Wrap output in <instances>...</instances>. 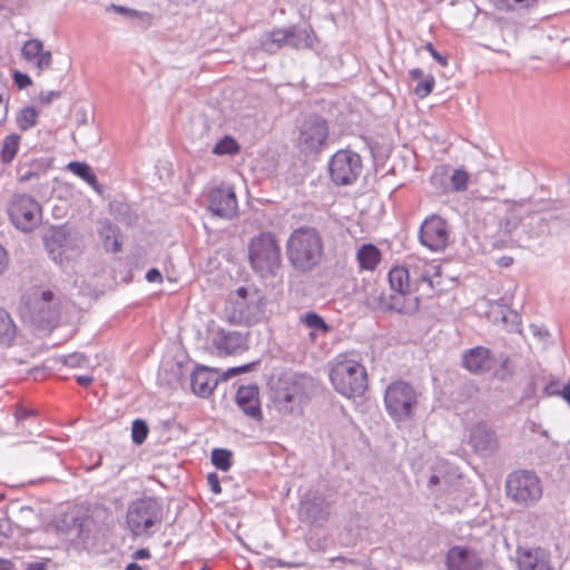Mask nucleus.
I'll return each mask as SVG.
<instances>
[{
  "label": "nucleus",
  "instance_id": "obj_42",
  "mask_svg": "<svg viewBox=\"0 0 570 570\" xmlns=\"http://www.w3.org/2000/svg\"><path fill=\"white\" fill-rule=\"evenodd\" d=\"M250 539H254L253 542H246L242 540V537H239L240 542L252 552L256 554H262L264 550H266L268 547L266 543L262 544L259 542H256L259 537H249Z\"/></svg>",
  "mask_w": 570,
  "mask_h": 570
},
{
  "label": "nucleus",
  "instance_id": "obj_37",
  "mask_svg": "<svg viewBox=\"0 0 570 570\" xmlns=\"http://www.w3.org/2000/svg\"><path fill=\"white\" fill-rule=\"evenodd\" d=\"M434 83H435V80H434L433 76H426L417 81L413 91L420 98H425L426 96H429L432 92V90L434 88Z\"/></svg>",
  "mask_w": 570,
  "mask_h": 570
},
{
  "label": "nucleus",
  "instance_id": "obj_59",
  "mask_svg": "<svg viewBox=\"0 0 570 570\" xmlns=\"http://www.w3.org/2000/svg\"><path fill=\"white\" fill-rule=\"evenodd\" d=\"M13 563L7 559H0V570H12Z\"/></svg>",
  "mask_w": 570,
  "mask_h": 570
},
{
  "label": "nucleus",
  "instance_id": "obj_5",
  "mask_svg": "<svg viewBox=\"0 0 570 570\" xmlns=\"http://www.w3.org/2000/svg\"><path fill=\"white\" fill-rule=\"evenodd\" d=\"M7 212L11 223L20 230L31 232L41 222V207L29 195L17 194L8 203Z\"/></svg>",
  "mask_w": 570,
  "mask_h": 570
},
{
  "label": "nucleus",
  "instance_id": "obj_3",
  "mask_svg": "<svg viewBox=\"0 0 570 570\" xmlns=\"http://www.w3.org/2000/svg\"><path fill=\"white\" fill-rule=\"evenodd\" d=\"M322 248V239L316 230L301 228L288 238V259L296 268L308 269L321 258Z\"/></svg>",
  "mask_w": 570,
  "mask_h": 570
},
{
  "label": "nucleus",
  "instance_id": "obj_41",
  "mask_svg": "<svg viewBox=\"0 0 570 570\" xmlns=\"http://www.w3.org/2000/svg\"><path fill=\"white\" fill-rule=\"evenodd\" d=\"M63 363L70 367H82L88 363V360L80 353H72L65 357Z\"/></svg>",
  "mask_w": 570,
  "mask_h": 570
},
{
  "label": "nucleus",
  "instance_id": "obj_17",
  "mask_svg": "<svg viewBox=\"0 0 570 570\" xmlns=\"http://www.w3.org/2000/svg\"><path fill=\"white\" fill-rule=\"evenodd\" d=\"M21 56L24 61L35 66L38 75L49 70L52 66V53L45 50L43 43L39 39L26 41L21 49Z\"/></svg>",
  "mask_w": 570,
  "mask_h": 570
},
{
  "label": "nucleus",
  "instance_id": "obj_29",
  "mask_svg": "<svg viewBox=\"0 0 570 570\" xmlns=\"http://www.w3.org/2000/svg\"><path fill=\"white\" fill-rule=\"evenodd\" d=\"M21 137L17 134L8 135L1 142L0 159L3 164H10L18 154Z\"/></svg>",
  "mask_w": 570,
  "mask_h": 570
},
{
  "label": "nucleus",
  "instance_id": "obj_52",
  "mask_svg": "<svg viewBox=\"0 0 570 570\" xmlns=\"http://www.w3.org/2000/svg\"><path fill=\"white\" fill-rule=\"evenodd\" d=\"M132 558L135 560L149 559L150 558V552H149L148 549H139V550L134 552Z\"/></svg>",
  "mask_w": 570,
  "mask_h": 570
},
{
  "label": "nucleus",
  "instance_id": "obj_57",
  "mask_svg": "<svg viewBox=\"0 0 570 570\" xmlns=\"http://www.w3.org/2000/svg\"><path fill=\"white\" fill-rule=\"evenodd\" d=\"M561 396L569 403L570 405V381L563 386L561 390Z\"/></svg>",
  "mask_w": 570,
  "mask_h": 570
},
{
  "label": "nucleus",
  "instance_id": "obj_56",
  "mask_svg": "<svg viewBox=\"0 0 570 570\" xmlns=\"http://www.w3.org/2000/svg\"><path fill=\"white\" fill-rule=\"evenodd\" d=\"M249 368H250V365H244V366H238V367H230L227 371V375H236V374H239V373H245Z\"/></svg>",
  "mask_w": 570,
  "mask_h": 570
},
{
  "label": "nucleus",
  "instance_id": "obj_12",
  "mask_svg": "<svg viewBox=\"0 0 570 570\" xmlns=\"http://www.w3.org/2000/svg\"><path fill=\"white\" fill-rule=\"evenodd\" d=\"M209 210L222 218H233L237 214V198L229 186L213 188L208 194Z\"/></svg>",
  "mask_w": 570,
  "mask_h": 570
},
{
  "label": "nucleus",
  "instance_id": "obj_6",
  "mask_svg": "<svg viewBox=\"0 0 570 570\" xmlns=\"http://www.w3.org/2000/svg\"><path fill=\"white\" fill-rule=\"evenodd\" d=\"M362 170V159L358 154L340 149L330 159V177L337 186H347L356 181Z\"/></svg>",
  "mask_w": 570,
  "mask_h": 570
},
{
  "label": "nucleus",
  "instance_id": "obj_51",
  "mask_svg": "<svg viewBox=\"0 0 570 570\" xmlns=\"http://www.w3.org/2000/svg\"><path fill=\"white\" fill-rule=\"evenodd\" d=\"M558 382H551L544 389L547 395H561V391L558 389Z\"/></svg>",
  "mask_w": 570,
  "mask_h": 570
},
{
  "label": "nucleus",
  "instance_id": "obj_8",
  "mask_svg": "<svg viewBox=\"0 0 570 570\" xmlns=\"http://www.w3.org/2000/svg\"><path fill=\"white\" fill-rule=\"evenodd\" d=\"M420 242L432 252L444 250L450 242L448 222L439 215H431L424 219L420 227Z\"/></svg>",
  "mask_w": 570,
  "mask_h": 570
},
{
  "label": "nucleus",
  "instance_id": "obj_63",
  "mask_svg": "<svg viewBox=\"0 0 570 570\" xmlns=\"http://www.w3.org/2000/svg\"><path fill=\"white\" fill-rule=\"evenodd\" d=\"M126 570H142V568L139 564L131 562L126 567Z\"/></svg>",
  "mask_w": 570,
  "mask_h": 570
},
{
  "label": "nucleus",
  "instance_id": "obj_61",
  "mask_svg": "<svg viewBox=\"0 0 570 570\" xmlns=\"http://www.w3.org/2000/svg\"><path fill=\"white\" fill-rule=\"evenodd\" d=\"M410 77H411L413 80H417V81H419V80H421V79H422V77H423V72H422V70H421V69H417V68H416V69H412V70L410 71Z\"/></svg>",
  "mask_w": 570,
  "mask_h": 570
},
{
  "label": "nucleus",
  "instance_id": "obj_4",
  "mask_svg": "<svg viewBox=\"0 0 570 570\" xmlns=\"http://www.w3.org/2000/svg\"><path fill=\"white\" fill-rule=\"evenodd\" d=\"M507 495L518 504L528 505L541 498L539 478L530 471H517L507 478Z\"/></svg>",
  "mask_w": 570,
  "mask_h": 570
},
{
  "label": "nucleus",
  "instance_id": "obj_50",
  "mask_svg": "<svg viewBox=\"0 0 570 570\" xmlns=\"http://www.w3.org/2000/svg\"><path fill=\"white\" fill-rule=\"evenodd\" d=\"M8 116V101L0 95V124L4 122Z\"/></svg>",
  "mask_w": 570,
  "mask_h": 570
},
{
  "label": "nucleus",
  "instance_id": "obj_34",
  "mask_svg": "<svg viewBox=\"0 0 570 570\" xmlns=\"http://www.w3.org/2000/svg\"><path fill=\"white\" fill-rule=\"evenodd\" d=\"M497 9L510 11L532 7L537 0H492Z\"/></svg>",
  "mask_w": 570,
  "mask_h": 570
},
{
  "label": "nucleus",
  "instance_id": "obj_22",
  "mask_svg": "<svg viewBox=\"0 0 570 570\" xmlns=\"http://www.w3.org/2000/svg\"><path fill=\"white\" fill-rule=\"evenodd\" d=\"M217 373L206 366L197 367L190 377L193 392L202 397L209 396L217 386Z\"/></svg>",
  "mask_w": 570,
  "mask_h": 570
},
{
  "label": "nucleus",
  "instance_id": "obj_20",
  "mask_svg": "<svg viewBox=\"0 0 570 570\" xmlns=\"http://www.w3.org/2000/svg\"><path fill=\"white\" fill-rule=\"evenodd\" d=\"M46 247L52 259L62 265L71 258L75 248L69 244V235L62 228L53 229L46 239Z\"/></svg>",
  "mask_w": 570,
  "mask_h": 570
},
{
  "label": "nucleus",
  "instance_id": "obj_18",
  "mask_svg": "<svg viewBox=\"0 0 570 570\" xmlns=\"http://www.w3.org/2000/svg\"><path fill=\"white\" fill-rule=\"evenodd\" d=\"M212 343L219 355H232L246 350V341L240 333L223 328L213 331Z\"/></svg>",
  "mask_w": 570,
  "mask_h": 570
},
{
  "label": "nucleus",
  "instance_id": "obj_58",
  "mask_svg": "<svg viewBox=\"0 0 570 570\" xmlns=\"http://www.w3.org/2000/svg\"><path fill=\"white\" fill-rule=\"evenodd\" d=\"M512 263H513V258H512V257H510V256H502V257L498 261V264H499L501 267H509Z\"/></svg>",
  "mask_w": 570,
  "mask_h": 570
},
{
  "label": "nucleus",
  "instance_id": "obj_11",
  "mask_svg": "<svg viewBox=\"0 0 570 570\" xmlns=\"http://www.w3.org/2000/svg\"><path fill=\"white\" fill-rule=\"evenodd\" d=\"M462 476L454 468L439 465L434 468L428 480V488L435 495L454 494L461 485Z\"/></svg>",
  "mask_w": 570,
  "mask_h": 570
},
{
  "label": "nucleus",
  "instance_id": "obj_24",
  "mask_svg": "<svg viewBox=\"0 0 570 570\" xmlns=\"http://www.w3.org/2000/svg\"><path fill=\"white\" fill-rule=\"evenodd\" d=\"M99 236L107 252L119 253L122 248L120 230L109 222L101 224Z\"/></svg>",
  "mask_w": 570,
  "mask_h": 570
},
{
  "label": "nucleus",
  "instance_id": "obj_13",
  "mask_svg": "<svg viewBox=\"0 0 570 570\" xmlns=\"http://www.w3.org/2000/svg\"><path fill=\"white\" fill-rule=\"evenodd\" d=\"M446 570H482L483 562L476 551L468 547H452L445 558Z\"/></svg>",
  "mask_w": 570,
  "mask_h": 570
},
{
  "label": "nucleus",
  "instance_id": "obj_44",
  "mask_svg": "<svg viewBox=\"0 0 570 570\" xmlns=\"http://www.w3.org/2000/svg\"><path fill=\"white\" fill-rule=\"evenodd\" d=\"M13 80H14V83L20 89L27 88V87L31 86V83H32L31 78L28 75L22 73L20 71H14Z\"/></svg>",
  "mask_w": 570,
  "mask_h": 570
},
{
  "label": "nucleus",
  "instance_id": "obj_7",
  "mask_svg": "<svg viewBox=\"0 0 570 570\" xmlns=\"http://www.w3.org/2000/svg\"><path fill=\"white\" fill-rule=\"evenodd\" d=\"M419 307L420 298L413 291L409 269L404 266H394V311L414 314Z\"/></svg>",
  "mask_w": 570,
  "mask_h": 570
},
{
  "label": "nucleus",
  "instance_id": "obj_40",
  "mask_svg": "<svg viewBox=\"0 0 570 570\" xmlns=\"http://www.w3.org/2000/svg\"><path fill=\"white\" fill-rule=\"evenodd\" d=\"M53 299V293L51 291H43L40 294H35L32 304L35 309L43 311L45 305L49 304Z\"/></svg>",
  "mask_w": 570,
  "mask_h": 570
},
{
  "label": "nucleus",
  "instance_id": "obj_21",
  "mask_svg": "<svg viewBox=\"0 0 570 570\" xmlns=\"http://www.w3.org/2000/svg\"><path fill=\"white\" fill-rule=\"evenodd\" d=\"M470 444L475 452L491 454L498 449L495 432L485 424H475L470 432Z\"/></svg>",
  "mask_w": 570,
  "mask_h": 570
},
{
  "label": "nucleus",
  "instance_id": "obj_2",
  "mask_svg": "<svg viewBox=\"0 0 570 570\" xmlns=\"http://www.w3.org/2000/svg\"><path fill=\"white\" fill-rule=\"evenodd\" d=\"M248 261L261 276L274 275L281 266V247L274 234L263 232L248 243Z\"/></svg>",
  "mask_w": 570,
  "mask_h": 570
},
{
  "label": "nucleus",
  "instance_id": "obj_31",
  "mask_svg": "<svg viewBox=\"0 0 570 570\" xmlns=\"http://www.w3.org/2000/svg\"><path fill=\"white\" fill-rule=\"evenodd\" d=\"M37 110L33 107H27L17 116V125L21 130H28L37 124Z\"/></svg>",
  "mask_w": 570,
  "mask_h": 570
},
{
  "label": "nucleus",
  "instance_id": "obj_64",
  "mask_svg": "<svg viewBox=\"0 0 570 570\" xmlns=\"http://www.w3.org/2000/svg\"><path fill=\"white\" fill-rule=\"evenodd\" d=\"M114 10L119 12V13H127L129 12L130 10L124 8V7H118V6H112Z\"/></svg>",
  "mask_w": 570,
  "mask_h": 570
},
{
  "label": "nucleus",
  "instance_id": "obj_19",
  "mask_svg": "<svg viewBox=\"0 0 570 570\" xmlns=\"http://www.w3.org/2000/svg\"><path fill=\"white\" fill-rule=\"evenodd\" d=\"M462 364L469 372L482 374L494 366L495 358L489 348L476 346L464 353Z\"/></svg>",
  "mask_w": 570,
  "mask_h": 570
},
{
  "label": "nucleus",
  "instance_id": "obj_60",
  "mask_svg": "<svg viewBox=\"0 0 570 570\" xmlns=\"http://www.w3.org/2000/svg\"><path fill=\"white\" fill-rule=\"evenodd\" d=\"M27 570H47V568L42 562H33L27 567Z\"/></svg>",
  "mask_w": 570,
  "mask_h": 570
},
{
  "label": "nucleus",
  "instance_id": "obj_25",
  "mask_svg": "<svg viewBox=\"0 0 570 570\" xmlns=\"http://www.w3.org/2000/svg\"><path fill=\"white\" fill-rule=\"evenodd\" d=\"M299 322L311 330L308 337L312 342L316 341L318 334L326 335L331 332V326L315 312L305 313Z\"/></svg>",
  "mask_w": 570,
  "mask_h": 570
},
{
  "label": "nucleus",
  "instance_id": "obj_46",
  "mask_svg": "<svg viewBox=\"0 0 570 570\" xmlns=\"http://www.w3.org/2000/svg\"><path fill=\"white\" fill-rule=\"evenodd\" d=\"M425 49L431 53V56L441 65H448V58L435 50L431 42L425 45Z\"/></svg>",
  "mask_w": 570,
  "mask_h": 570
},
{
  "label": "nucleus",
  "instance_id": "obj_39",
  "mask_svg": "<svg viewBox=\"0 0 570 570\" xmlns=\"http://www.w3.org/2000/svg\"><path fill=\"white\" fill-rule=\"evenodd\" d=\"M264 311H263V302L259 299L258 303L254 306V312L252 314H248L246 316H243L239 322L252 325L261 321L263 317Z\"/></svg>",
  "mask_w": 570,
  "mask_h": 570
},
{
  "label": "nucleus",
  "instance_id": "obj_32",
  "mask_svg": "<svg viewBox=\"0 0 570 570\" xmlns=\"http://www.w3.org/2000/svg\"><path fill=\"white\" fill-rule=\"evenodd\" d=\"M213 464L222 471H228L232 465V453L225 449H215L212 452Z\"/></svg>",
  "mask_w": 570,
  "mask_h": 570
},
{
  "label": "nucleus",
  "instance_id": "obj_14",
  "mask_svg": "<svg viewBox=\"0 0 570 570\" xmlns=\"http://www.w3.org/2000/svg\"><path fill=\"white\" fill-rule=\"evenodd\" d=\"M518 570H551L550 553L540 547H521L517 549Z\"/></svg>",
  "mask_w": 570,
  "mask_h": 570
},
{
  "label": "nucleus",
  "instance_id": "obj_26",
  "mask_svg": "<svg viewBox=\"0 0 570 570\" xmlns=\"http://www.w3.org/2000/svg\"><path fill=\"white\" fill-rule=\"evenodd\" d=\"M17 338V326L11 315L0 307V345L12 346Z\"/></svg>",
  "mask_w": 570,
  "mask_h": 570
},
{
  "label": "nucleus",
  "instance_id": "obj_23",
  "mask_svg": "<svg viewBox=\"0 0 570 570\" xmlns=\"http://www.w3.org/2000/svg\"><path fill=\"white\" fill-rule=\"evenodd\" d=\"M306 389L303 377H295L285 383V386L278 392L277 397L279 402L301 403L305 397Z\"/></svg>",
  "mask_w": 570,
  "mask_h": 570
},
{
  "label": "nucleus",
  "instance_id": "obj_16",
  "mask_svg": "<svg viewBox=\"0 0 570 570\" xmlns=\"http://www.w3.org/2000/svg\"><path fill=\"white\" fill-rule=\"evenodd\" d=\"M156 519L157 514L153 509V504L147 500L134 502L127 513V521L134 534L147 530L155 523Z\"/></svg>",
  "mask_w": 570,
  "mask_h": 570
},
{
  "label": "nucleus",
  "instance_id": "obj_27",
  "mask_svg": "<svg viewBox=\"0 0 570 570\" xmlns=\"http://www.w3.org/2000/svg\"><path fill=\"white\" fill-rule=\"evenodd\" d=\"M67 168L73 175L89 184L98 194H102V186L98 183L97 176L89 165L86 163L72 161L68 164Z\"/></svg>",
  "mask_w": 570,
  "mask_h": 570
},
{
  "label": "nucleus",
  "instance_id": "obj_54",
  "mask_svg": "<svg viewBox=\"0 0 570 570\" xmlns=\"http://www.w3.org/2000/svg\"><path fill=\"white\" fill-rule=\"evenodd\" d=\"M94 379L89 375H79L77 376V382L79 385L83 387H88L92 383Z\"/></svg>",
  "mask_w": 570,
  "mask_h": 570
},
{
  "label": "nucleus",
  "instance_id": "obj_15",
  "mask_svg": "<svg viewBox=\"0 0 570 570\" xmlns=\"http://www.w3.org/2000/svg\"><path fill=\"white\" fill-rule=\"evenodd\" d=\"M236 404L253 421H263L259 390L256 385H243L236 392Z\"/></svg>",
  "mask_w": 570,
  "mask_h": 570
},
{
  "label": "nucleus",
  "instance_id": "obj_38",
  "mask_svg": "<svg viewBox=\"0 0 570 570\" xmlns=\"http://www.w3.org/2000/svg\"><path fill=\"white\" fill-rule=\"evenodd\" d=\"M469 174L465 170L456 169L451 176V187L453 190L461 191L468 187Z\"/></svg>",
  "mask_w": 570,
  "mask_h": 570
},
{
  "label": "nucleus",
  "instance_id": "obj_9",
  "mask_svg": "<svg viewBox=\"0 0 570 570\" xmlns=\"http://www.w3.org/2000/svg\"><path fill=\"white\" fill-rule=\"evenodd\" d=\"M328 138V126L326 120L314 117L303 122L299 135L298 146L305 151L318 153L323 149Z\"/></svg>",
  "mask_w": 570,
  "mask_h": 570
},
{
  "label": "nucleus",
  "instance_id": "obj_10",
  "mask_svg": "<svg viewBox=\"0 0 570 570\" xmlns=\"http://www.w3.org/2000/svg\"><path fill=\"white\" fill-rule=\"evenodd\" d=\"M419 405L415 389L404 381L394 382V422L411 421Z\"/></svg>",
  "mask_w": 570,
  "mask_h": 570
},
{
  "label": "nucleus",
  "instance_id": "obj_28",
  "mask_svg": "<svg viewBox=\"0 0 570 570\" xmlns=\"http://www.w3.org/2000/svg\"><path fill=\"white\" fill-rule=\"evenodd\" d=\"M356 257L362 269L373 271L381 261V252L374 245L366 244L358 249Z\"/></svg>",
  "mask_w": 570,
  "mask_h": 570
},
{
  "label": "nucleus",
  "instance_id": "obj_49",
  "mask_svg": "<svg viewBox=\"0 0 570 570\" xmlns=\"http://www.w3.org/2000/svg\"><path fill=\"white\" fill-rule=\"evenodd\" d=\"M146 278L150 283H161L163 275L157 268H151L147 272Z\"/></svg>",
  "mask_w": 570,
  "mask_h": 570
},
{
  "label": "nucleus",
  "instance_id": "obj_36",
  "mask_svg": "<svg viewBox=\"0 0 570 570\" xmlns=\"http://www.w3.org/2000/svg\"><path fill=\"white\" fill-rule=\"evenodd\" d=\"M397 158L401 161L400 167L402 170L415 169V154L406 145L401 146V149L397 151Z\"/></svg>",
  "mask_w": 570,
  "mask_h": 570
},
{
  "label": "nucleus",
  "instance_id": "obj_53",
  "mask_svg": "<svg viewBox=\"0 0 570 570\" xmlns=\"http://www.w3.org/2000/svg\"><path fill=\"white\" fill-rule=\"evenodd\" d=\"M8 257L6 249L0 245V274L6 269Z\"/></svg>",
  "mask_w": 570,
  "mask_h": 570
},
{
  "label": "nucleus",
  "instance_id": "obj_45",
  "mask_svg": "<svg viewBox=\"0 0 570 570\" xmlns=\"http://www.w3.org/2000/svg\"><path fill=\"white\" fill-rule=\"evenodd\" d=\"M207 483L213 493L219 494L222 493V487L219 482V478L216 473H209L207 476Z\"/></svg>",
  "mask_w": 570,
  "mask_h": 570
},
{
  "label": "nucleus",
  "instance_id": "obj_1",
  "mask_svg": "<svg viewBox=\"0 0 570 570\" xmlns=\"http://www.w3.org/2000/svg\"><path fill=\"white\" fill-rule=\"evenodd\" d=\"M328 379L333 389L346 399H355L367 389V372L357 360L340 354L328 367Z\"/></svg>",
  "mask_w": 570,
  "mask_h": 570
},
{
  "label": "nucleus",
  "instance_id": "obj_33",
  "mask_svg": "<svg viewBox=\"0 0 570 570\" xmlns=\"http://www.w3.org/2000/svg\"><path fill=\"white\" fill-rule=\"evenodd\" d=\"M213 151L216 155H235L239 151V146L234 138L226 136L215 145Z\"/></svg>",
  "mask_w": 570,
  "mask_h": 570
},
{
  "label": "nucleus",
  "instance_id": "obj_62",
  "mask_svg": "<svg viewBox=\"0 0 570 570\" xmlns=\"http://www.w3.org/2000/svg\"><path fill=\"white\" fill-rule=\"evenodd\" d=\"M236 295L242 298V299H245L248 295V291L246 287H239L236 289Z\"/></svg>",
  "mask_w": 570,
  "mask_h": 570
},
{
  "label": "nucleus",
  "instance_id": "obj_30",
  "mask_svg": "<svg viewBox=\"0 0 570 570\" xmlns=\"http://www.w3.org/2000/svg\"><path fill=\"white\" fill-rule=\"evenodd\" d=\"M42 171H45L43 164L37 159L21 164L18 169L19 178L22 181L30 180L33 177H39Z\"/></svg>",
  "mask_w": 570,
  "mask_h": 570
},
{
  "label": "nucleus",
  "instance_id": "obj_47",
  "mask_svg": "<svg viewBox=\"0 0 570 570\" xmlns=\"http://www.w3.org/2000/svg\"><path fill=\"white\" fill-rule=\"evenodd\" d=\"M60 98V92L50 90V91H41L39 95V100L42 104H50L52 100Z\"/></svg>",
  "mask_w": 570,
  "mask_h": 570
},
{
  "label": "nucleus",
  "instance_id": "obj_55",
  "mask_svg": "<svg viewBox=\"0 0 570 570\" xmlns=\"http://www.w3.org/2000/svg\"><path fill=\"white\" fill-rule=\"evenodd\" d=\"M531 331H532L534 336H538L541 340L549 335L547 330H543V328H541L539 326H535V325H531Z\"/></svg>",
  "mask_w": 570,
  "mask_h": 570
},
{
  "label": "nucleus",
  "instance_id": "obj_43",
  "mask_svg": "<svg viewBox=\"0 0 570 570\" xmlns=\"http://www.w3.org/2000/svg\"><path fill=\"white\" fill-rule=\"evenodd\" d=\"M441 275H440V267L436 266L435 267V273L433 276H430V277H426V276H422V279L424 282H428L430 287L433 288V289H436L439 292H442V287H441Z\"/></svg>",
  "mask_w": 570,
  "mask_h": 570
},
{
  "label": "nucleus",
  "instance_id": "obj_48",
  "mask_svg": "<svg viewBox=\"0 0 570 570\" xmlns=\"http://www.w3.org/2000/svg\"><path fill=\"white\" fill-rule=\"evenodd\" d=\"M509 357H504L502 360L501 366L499 371L497 372V375L500 380H504L505 375H511L512 372L509 370Z\"/></svg>",
  "mask_w": 570,
  "mask_h": 570
},
{
  "label": "nucleus",
  "instance_id": "obj_35",
  "mask_svg": "<svg viewBox=\"0 0 570 570\" xmlns=\"http://www.w3.org/2000/svg\"><path fill=\"white\" fill-rule=\"evenodd\" d=\"M148 432H149L148 425L146 424V422L144 420L137 419L132 422L131 439H132L134 443H136L138 445L142 444L148 436Z\"/></svg>",
  "mask_w": 570,
  "mask_h": 570
}]
</instances>
